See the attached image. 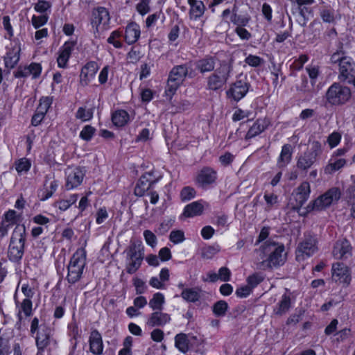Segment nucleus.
I'll return each instance as SVG.
<instances>
[{
    "label": "nucleus",
    "instance_id": "f257e3e1",
    "mask_svg": "<svg viewBox=\"0 0 355 355\" xmlns=\"http://www.w3.org/2000/svg\"><path fill=\"white\" fill-rule=\"evenodd\" d=\"M259 251L268 255V258L259 263L260 268L263 270L282 266L286 261L285 248L282 243L267 241L260 247Z\"/></svg>",
    "mask_w": 355,
    "mask_h": 355
},
{
    "label": "nucleus",
    "instance_id": "f03ea898",
    "mask_svg": "<svg viewBox=\"0 0 355 355\" xmlns=\"http://www.w3.org/2000/svg\"><path fill=\"white\" fill-rule=\"evenodd\" d=\"M25 232L24 225H17L12 232L8 249V257L12 261L19 260L23 255Z\"/></svg>",
    "mask_w": 355,
    "mask_h": 355
},
{
    "label": "nucleus",
    "instance_id": "7ed1b4c3",
    "mask_svg": "<svg viewBox=\"0 0 355 355\" xmlns=\"http://www.w3.org/2000/svg\"><path fill=\"white\" fill-rule=\"evenodd\" d=\"M86 252L83 248L78 249L72 256L68 266L67 280L71 284L78 282L83 274L85 266Z\"/></svg>",
    "mask_w": 355,
    "mask_h": 355
},
{
    "label": "nucleus",
    "instance_id": "20e7f679",
    "mask_svg": "<svg viewBox=\"0 0 355 355\" xmlns=\"http://www.w3.org/2000/svg\"><path fill=\"white\" fill-rule=\"evenodd\" d=\"M125 253L128 261L126 271L133 274L139 268L144 259V247L141 243L132 242L125 250Z\"/></svg>",
    "mask_w": 355,
    "mask_h": 355
},
{
    "label": "nucleus",
    "instance_id": "39448f33",
    "mask_svg": "<svg viewBox=\"0 0 355 355\" xmlns=\"http://www.w3.org/2000/svg\"><path fill=\"white\" fill-rule=\"evenodd\" d=\"M352 94L349 87L339 83L331 85L326 92V99L333 105L345 104L351 98Z\"/></svg>",
    "mask_w": 355,
    "mask_h": 355
},
{
    "label": "nucleus",
    "instance_id": "423d86ee",
    "mask_svg": "<svg viewBox=\"0 0 355 355\" xmlns=\"http://www.w3.org/2000/svg\"><path fill=\"white\" fill-rule=\"evenodd\" d=\"M187 73V68L184 65H179L173 68L167 82L166 89L167 96L171 97L175 94L177 89L184 81Z\"/></svg>",
    "mask_w": 355,
    "mask_h": 355
},
{
    "label": "nucleus",
    "instance_id": "0eeeda50",
    "mask_svg": "<svg viewBox=\"0 0 355 355\" xmlns=\"http://www.w3.org/2000/svg\"><path fill=\"white\" fill-rule=\"evenodd\" d=\"M340 198V189L337 187L331 188L313 202V209H324L334 202H336Z\"/></svg>",
    "mask_w": 355,
    "mask_h": 355
},
{
    "label": "nucleus",
    "instance_id": "6e6552de",
    "mask_svg": "<svg viewBox=\"0 0 355 355\" xmlns=\"http://www.w3.org/2000/svg\"><path fill=\"white\" fill-rule=\"evenodd\" d=\"M317 250L316 239L313 236H306L296 250V259L302 261L312 256Z\"/></svg>",
    "mask_w": 355,
    "mask_h": 355
},
{
    "label": "nucleus",
    "instance_id": "1a4fd4ad",
    "mask_svg": "<svg viewBox=\"0 0 355 355\" xmlns=\"http://www.w3.org/2000/svg\"><path fill=\"white\" fill-rule=\"evenodd\" d=\"M320 149V143L318 141L313 142L311 148L299 157L297 167L302 171H307L310 168L316 161Z\"/></svg>",
    "mask_w": 355,
    "mask_h": 355
},
{
    "label": "nucleus",
    "instance_id": "9d476101",
    "mask_svg": "<svg viewBox=\"0 0 355 355\" xmlns=\"http://www.w3.org/2000/svg\"><path fill=\"white\" fill-rule=\"evenodd\" d=\"M249 87V84L245 80L236 81L226 92L227 98L235 102L239 101L247 94Z\"/></svg>",
    "mask_w": 355,
    "mask_h": 355
},
{
    "label": "nucleus",
    "instance_id": "9b49d317",
    "mask_svg": "<svg viewBox=\"0 0 355 355\" xmlns=\"http://www.w3.org/2000/svg\"><path fill=\"white\" fill-rule=\"evenodd\" d=\"M355 76V64L352 58L347 57L343 58L339 66V79L342 81L348 80Z\"/></svg>",
    "mask_w": 355,
    "mask_h": 355
},
{
    "label": "nucleus",
    "instance_id": "f8f14e48",
    "mask_svg": "<svg viewBox=\"0 0 355 355\" xmlns=\"http://www.w3.org/2000/svg\"><path fill=\"white\" fill-rule=\"evenodd\" d=\"M67 182L66 188L68 190L79 186L83 182L85 173L83 170L79 168H69L66 171Z\"/></svg>",
    "mask_w": 355,
    "mask_h": 355
},
{
    "label": "nucleus",
    "instance_id": "ddd939ff",
    "mask_svg": "<svg viewBox=\"0 0 355 355\" xmlns=\"http://www.w3.org/2000/svg\"><path fill=\"white\" fill-rule=\"evenodd\" d=\"M310 193V184L306 181L301 183L293 193V197L296 201L295 207L297 208L301 207L309 199Z\"/></svg>",
    "mask_w": 355,
    "mask_h": 355
},
{
    "label": "nucleus",
    "instance_id": "4468645a",
    "mask_svg": "<svg viewBox=\"0 0 355 355\" xmlns=\"http://www.w3.org/2000/svg\"><path fill=\"white\" fill-rule=\"evenodd\" d=\"M332 277L336 282L349 284L351 280L348 268L341 263H336L332 266Z\"/></svg>",
    "mask_w": 355,
    "mask_h": 355
},
{
    "label": "nucleus",
    "instance_id": "2eb2a0df",
    "mask_svg": "<svg viewBox=\"0 0 355 355\" xmlns=\"http://www.w3.org/2000/svg\"><path fill=\"white\" fill-rule=\"evenodd\" d=\"M51 336V329L46 325H40V330L37 331L35 337L36 345L38 348V353L37 355H42V352L49 344Z\"/></svg>",
    "mask_w": 355,
    "mask_h": 355
},
{
    "label": "nucleus",
    "instance_id": "dca6fc26",
    "mask_svg": "<svg viewBox=\"0 0 355 355\" xmlns=\"http://www.w3.org/2000/svg\"><path fill=\"white\" fill-rule=\"evenodd\" d=\"M98 70V66L95 62H89L82 69L80 73V83L87 85L89 81L95 76Z\"/></svg>",
    "mask_w": 355,
    "mask_h": 355
},
{
    "label": "nucleus",
    "instance_id": "f3484780",
    "mask_svg": "<svg viewBox=\"0 0 355 355\" xmlns=\"http://www.w3.org/2000/svg\"><path fill=\"white\" fill-rule=\"evenodd\" d=\"M216 179V174L214 171L209 168H202L196 177L197 183L205 187L215 182Z\"/></svg>",
    "mask_w": 355,
    "mask_h": 355
},
{
    "label": "nucleus",
    "instance_id": "a211bd4d",
    "mask_svg": "<svg viewBox=\"0 0 355 355\" xmlns=\"http://www.w3.org/2000/svg\"><path fill=\"white\" fill-rule=\"evenodd\" d=\"M351 245L347 240L338 241L332 252L333 256L338 259L347 258L351 254Z\"/></svg>",
    "mask_w": 355,
    "mask_h": 355
},
{
    "label": "nucleus",
    "instance_id": "6ab92c4d",
    "mask_svg": "<svg viewBox=\"0 0 355 355\" xmlns=\"http://www.w3.org/2000/svg\"><path fill=\"white\" fill-rule=\"evenodd\" d=\"M89 345L91 352L99 355L103 352V345L101 335L97 330H93L89 336Z\"/></svg>",
    "mask_w": 355,
    "mask_h": 355
},
{
    "label": "nucleus",
    "instance_id": "aec40b11",
    "mask_svg": "<svg viewBox=\"0 0 355 355\" xmlns=\"http://www.w3.org/2000/svg\"><path fill=\"white\" fill-rule=\"evenodd\" d=\"M204 211L203 205L199 202L196 201L187 205L184 209L182 216L184 218H191L202 214Z\"/></svg>",
    "mask_w": 355,
    "mask_h": 355
},
{
    "label": "nucleus",
    "instance_id": "412c9836",
    "mask_svg": "<svg viewBox=\"0 0 355 355\" xmlns=\"http://www.w3.org/2000/svg\"><path fill=\"white\" fill-rule=\"evenodd\" d=\"M73 43L65 42L58 57L57 62L59 67H65L73 48Z\"/></svg>",
    "mask_w": 355,
    "mask_h": 355
},
{
    "label": "nucleus",
    "instance_id": "4be33fe9",
    "mask_svg": "<svg viewBox=\"0 0 355 355\" xmlns=\"http://www.w3.org/2000/svg\"><path fill=\"white\" fill-rule=\"evenodd\" d=\"M268 126V121L265 119H257L248 131L245 137L247 139L252 138L262 132Z\"/></svg>",
    "mask_w": 355,
    "mask_h": 355
},
{
    "label": "nucleus",
    "instance_id": "5701e85b",
    "mask_svg": "<svg viewBox=\"0 0 355 355\" xmlns=\"http://www.w3.org/2000/svg\"><path fill=\"white\" fill-rule=\"evenodd\" d=\"M292 157V147L290 144L282 146L281 153L277 159V166L279 168L286 167L291 162Z\"/></svg>",
    "mask_w": 355,
    "mask_h": 355
},
{
    "label": "nucleus",
    "instance_id": "b1692460",
    "mask_svg": "<svg viewBox=\"0 0 355 355\" xmlns=\"http://www.w3.org/2000/svg\"><path fill=\"white\" fill-rule=\"evenodd\" d=\"M19 46H16L13 47L6 55L5 57V66L7 68L12 69L17 64L19 60V52H20Z\"/></svg>",
    "mask_w": 355,
    "mask_h": 355
},
{
    "label": "nucleus",
    "instance_id": "393cba45",
    "mask_svg": "<svg viewBox=\"0 0 355 355\" xmlns=\"http://www.w3.org/2000/svg\"><path fill=\"white\" fill-rule=\"evenodd\" d=\"M345 164L346 160L345 159L335 157L334 155H332L328 164L324 168V173L326 174H332L343 168Z\"/></svg>",
    "mask_w": 355,
    "mask_h": 355
},
{
    "label": "nucleus",
    "instance_id": "a878e982",
    "mask_svg": "<svg viewBox=\"0 0 355 355\" xmlns=\"http://www.w3.org/2000/svg\"><path fill=\"white\" fill-rule=\"evenodd\" d=\"M140 31L136 24H129L125 29V40L129 44L135 43L139 37Z\"/></svg>",
    "mask_w": 355,
    "mask_h": 355
},
{
    "label": "nucleus",
    "instance_id": "bb28decb",
    "mask_svg": "<svg viewBox=\"0 0 355 355\" xmlns=\"http://www.w3.org/2000/svg\"><path fill=\"white\" fill-rule=\"evenodd\" d=\"M170 319L168 314L157 311L151 314L148 324L152 327L162 326L169 322Z\"/></svg>",
    "mask_w": 355,
    "mask_h": 355
},
{
    "label": "nucleus",
    "instance_id": "cd10ccee",
    "mask_svg": "<svg viewBox=\"0 0 355 355\" xmlns=\"http://www.w3.org/2000/svg\"><path fill=\"white\" fill-rule=\"evenodd\" d=\"M190 5V17L191 18L196 19L201 17L205 11V6L201 1L198 0H188Z\"/></svg>",
    "mask_w": 355,
    "mask_h": 355
},
{
    "label": "nucleus",
    "instance_id": "c85d7f7f",
    "mask_svg": "<svg viewBox=\"0 0 355 355\" xmlns=\"http://www.w3.org/2000/svg\"><path fill=\"white\" fill-rule=\"evenodd\" d=\"M113 123L118 127L124 126L129 120V114L125 110H117L112 116Z\"/></svg>",
    "mask_w": 355,
    "mask_h": 355
},
{
    "label": "nucleus",
    "instance_id": "c756f323",
    "mask_svg": "<svg viewBox=\"0 0 355 355\" xmlns=\"http://www.w3.org/2000/svg\"><path fill=\"white\" fill-rule=\"evenodd\" d=\"M175 347L182 352L186 353L189 349V340L184 334H179L175 338Z\"/></svg>",
    "mask_w": 355,
    "mask_h": 355
},
{
    "label": "nucleus",
    "instance_id": "7c9ffc66",
    "mask_svg": "<svg viewBox=\"0 0 355 355\" xmlns=\"http://www.w3.org/2000/svg\"><path fill=\"white\" fill-rule=\"evenodd\" d=\"M291 306V297L288 295H284L275 311L278 315H282L288 311Z\"/></svg>",
    "mask_w": 355,
    "mask_h": 355
},
{
    "label": "nucleus",
    "instance_id": "2f4dec72",
    "mask_svg": "<svg viewBox=\"0 0 355 355\" xmlns=\"http://www.w3.org/2000/svg\"><path fill=\"white\" fill-rule=\"evenodd\" d=\"M182 297L188 302H194L200 298V293L196 288H187L182 291Z\"/></svg>",
    "mask_w": 355,
    "mask_h": 355
},
{
    "label": "nucleus",
    "instance_id": "473e14b6",
    "mask_svg": "<svg viewBox=\"0 0 355 355\" xmlns=\"http://www.w3.org/2000/svg\"><path fill=\"white\" fill-rule=\"evenodd\" d=\"M164 303V295L160 293H157L153 295V299L150 300L149 305L153 310H161Z\"/></svg>",
    "mask_w": 355,
    "mask_h": 355
},
{
    "label": "nucleus",
    "instance_id": "72a5a7b5",
    "mask_svg": "<svg viewBox=\"0 0 355 355\" xmlns=\"http://www.w3.org/2000/svg\"><path fill=\"white\" fill-rule=\"evenodd\" d=\"M197 67L202 73L210 71L214 68V61L211 58L203 59L198 61Z\"/></svg>",
    "mask_w": 355,
    "mask_h": 355
},
{
    "label": "nucleus",
    "instance_id": "f704fd0d",
    "mask_svg": "<svg viewBox=\"0 0 355 355\" xmlns=\"http://www.w3.org/2000/svg\"><path fill=\"white\" fill-rule=\"evenodd\" d=\"M95 18L99 24H106L110 19L109 12L105 8H98L94 13Z\"/></svg>",
    "mask_w": 355,
    "mask_h": 355
},
{
    "label": "nucleus",
    "instance_id": "c9c22d12",
    "mask_svg": "<svg viewBox=\"0 0 355 355\" xmlns=\"http://www.w3.org/2000/svg\"><path fill=\"white\" fill-rule=\"evenodd\" d=\"M263 198L266 202V209L268 211L272 209L278 204V197L275 194L266 193Z\"/></svg>",
    "mask_w": 355,
    "mask_h": 355
},
{
    "label": "nucleus",
    "instance_id": "e433bc0d",
    "mask_svg": "<svg viewBox=\"0 0 355 355\" xmlns=\"http://www.w3.org/2000/svg\"><path fill=\"white\" fill-rule=\"evenodd\" d=\"M76 118L80 119L83 121H86L90 120L93 116V110H86L84 107H79L76 115Z\"/></svg>",
    "mask_w": 355,
    "mask_h": 355
},
{
    "label": "nucleus",
    "instance_id": "4c0bfd02",
    "mask_svg": "<svg viewBox=\"0 0 355 355\" xmlns=\"http://www.w3.org/2000/svg\"><path fill=\"white\" fill-rule=\"evenodd\" d=\"M53 99L51 97L46 96L42 97L40 100L39 106L37 108V112L46 114L52 103Z\"/></svg>",
    "mask_w": 355,
    "mask_h": 355
},
{
    "label": "nucleus",
    "instance_id": "58836bf2",
    "mask_svg": "<svg viewBox=\"0 0 355 355\" xmlns=\"http://www.w3.org/2000/svg\"><path fill=\"white\" fill-rule=\"evenodd\" d=\"M220 251L219 248H214L213 246H207L203 248L201 250V257L206 259H209L218 253Z\"/></svg>",
    "mask_w": 355,
    "mask_h": 355
},
{
    "label": "nucleus",
    "instance_id": "ea45409f",
    "mask_svg": "<svg viewBox=\"0 0 355 355\" xmlns=\"http://www.w3.org/2000/svg\"><path fill=\"white\" fill-rule=\"evenodd\" d=\"M208 85L209 89L216 90L222 86V81L220 76L218 74L214 73L209 78Z\"/></svg>",
    "mask_w": 355,
    "mask_h": 355
},
{
    "label": "nucleus",
    "instance_id": "a19ab883",
    "mask_svg": "<svg viewBox=\"0 0 355 355\" xmlns=\"http://www.w3.org/2000/svg\"><path fill=\"white\" fill-rule=\"evenodd\" d=\"M157 180L158 178H154L153 171H150L144 174L141 177L139 182L141 184L149 185L150 188L153 184L157 181Z\"/></svg>",
    "mask_w": 355,
    "mask_h": 355
},
{
    "label": "nucleus",
    "instance_id": "79ce46f5",
    "mask_svg": "<svg viewBox=\"0 0 355 355\" xmlns=\"http://www.w3.org/2000/svg\"><path fill=\"white\" fill-rule=\"evenodd\" d=\"M31 167V162L26 158L18 160L15 164V168L18 173L27 172Z\"/></svg>",
    "mask_w": 355,
    "mask_h": 355
},
{
    "label": "nucleus",
    "instance_id": "37998d69",
    "mask_svg": "<svg viewBox=\"0 0 355 355\" xmlns=\"http://www.w3.org/2000/svg\"><path fill=\"white\" fill-rule=\"evenodd\" d=\"M195 189L190 187L183 188L180 193V197L182 200L183 201L191 200V198L195 197Z\"/></svg>",
    "mask_w": 355,
    "mask_h": 355
},
{
    "label": "nucleus",
    "instance_id": "c03bdc74",
    "mask_svg": "<svg viewBox=\"0 0 355 355\" xmlns=\"http://www.w3.org/2000/svg\"><path fill=\"white\" fill-rule=\"evenodd\" d=\"M341 140V135L337 132H334L327 138V143L331 148H335L338 145Z\"/></svg>",
    "mask_w": 355,
    "mask_h": 355
},
{
    "label": "nucleus",
    "instance_id": "a18cd8bd",
    "mask_svg": "<svg viewBox=\"0 0 355 355\" xmlns=\"http://www.w3.org/2000/svg\"><path fill=\"white\" fill-rule=\"evenodd\" d=\"M169 239L173 243H181L185 239L184 232L181 230L172 231Z\"/></svg>",
    "mask_w": 355,
    "mask_h": 355
},
{
    "label": "nucleus",
    "instance_id": "49530a36",
    "mask_svg": "<svg viewBox=\"0 0 355 355\" xmlns=\"http://www.w3.org/2000/svg\"><path fill=\"white\" fill-rule=\"evenodd\" d=\"M263 62V59L257 55H249L245 59V62L254 67H259Z\"/></svg>",
    "mask_w": 355,
    "mask_h": 355
},
{
    "label": "nucleus",
    "instance_id": "de8ad7c7",
    "mask_svg": "<svg viewBox=\"0 0 355 355\" xmlns=\"http://www.w3.org/2000/svg\"><path fill=\"white\" fill-rule=\"evenodd\" d=\"M26 69L28 71L29 76L33 75V77L36 78L41 73L42 67L40 64L32 63L28 67H26Z\"/></svg>",
    "mask_w": 355,
    "mask_h": 355
},
{
    "label": "nucleus",
    "instance_id": "09e8293b",
    "mask_svg": "<svg viewBox=\"0 0 355 355\" xmlns=\"http://www.w3.org/2000/svg\"><path fill=\"white\" fill-rule=\"evenodd\" d=\"M94 132L95 129L91 125H86L80 132V136L83 139L88 141L92 137Z\"/></svg>",
    "mask_w": 355,
    "mask_h": 355
},
{
    "label": "nucleus",
    "instance_id": "8fccbe9b",
    "mask_svg": "<svg viewBox=\"0 0 355 355\" xmlns=\"http://www.w3.org/2000/svg\"><path fill=\"white\" fill-rule=\"evenodd\" d=\"M121 36V33L116 31L112 32L111 35L108 37L107 42L110 44H112L114 47L116 48H120L121 47V43L117 40Z\"/></svg>",
    "mask_w": 355,
    "mask_h": 355
},
{
    "label": "nucleus",
    "instance_id": "3c124183",
    "mask_svg": "<svg viewBox=\"0 0 355 355\" xmlns=\"http://www.w3.org/2000/svg\"><path fill=\"white\" fill-rule=\"evenodd\" d=\"M47 16L44 15L38 17L33 16L32 18V24L35 28H38L47 21Z\"/></svg>",
    "mask_w": 355,
    "mask_h": 355
},
{
    "label": "nucleus",
    "instance_id": "603ef678",
    "mask_svg": "<svg viewBox=\"0 0 355 355\" xmlns=\"http://www.w3.org/2000/svg\"><path fill=\"white\" fill-rule=\"evenodd\" d=\"M263 280L262 277L259 275H252L248 278V285L252 289L257 286Z\"/></svg>",
    "mask_w": 355,
    "mask_h": 355
},
{
    "label": "nucleus",
    "instance_id": "864d4df0",
    "mask_svg": "<svg viewBox=\"0 0 355 355\" xmlns=\"http://www.w3.org/2000/svg\"><path fill=\"white\" fill-rule=\"evenodd\" d=\"M144 236L146 243L150 246L153 247L157 241L156 236L150 230H145L144 232Z\"/></svg>",
    "mask_w": 355,
    "mask_h": 355
},
{
    "label": "nucleus",
    "instance_id": "5fc2aeb1",
    "mask_svg": "<svg viewBox=\"0 0 355 355\" xmlns=\"http://www.w3.org/2000/svg\"><path fill=\"white\" fill-rule=\"evenodd\" d=\"M21 310L26 316H29L32 312V302L29 299L24 300L21 304Z\"/></svg>",
    "mask_w": 355,
    "mask_h": 355
},
{
    "label": "nucleus",
    "instance_id": "6e6d98bb",
    "mask_svg": "<svg viewBox=\"0 0 355 355\" xmlns=\"http://www.w3.org/2000/svg\"><path fill=\"white\" fill-rule=\"evenodd\" d=\"M107 217L108 214L105 208H101L96 213V223L98 224H101L106 218H107Z\"/></svg>",
    "mask_w": 355,
    "mask_h": 355
},
{
    "label": "nucleus",
    "instance_id": "4d7b16f0",
    "mask_svg": "<svg viewBox=\"0 0 355 355\" xmlns=\"http://www.w3.org/2000/svg\"><path fill=\"white\" fill-rule=\"evenodd\" d=\"M308 61V57L306 55H301L299 58L293 62V67L297 69L300 70L303 67V65L304 63H306Z\"/></svg>",
    "mask_w": 355,
    "mask_h": 355
},
{
    "label": "nucleus",
    "instance_id": "13d9d810",
    "mask_svg": "<svg viewBox=\"0 0 355 355\" xmlns=\"http://www.w3.org/2000/svg\"><path fill=\"white\" fill-rule=\"evenodd\" d=\"M291 1L297 5L300 14L304 15V8L302 7L303 6L311 5L313 3L314 0H291Z\"/></svg>",
    "mask_w": 355,
    "mask_h": 355
},
{
    "label": "nucleus",
    "instance_id": "bf43d9fd",
    "mask_svg": "<svg viewBox=\"0 0 355 355\" xmlns=\"http://www.w3.org/2000/svg\"><path fill=\"white\" fill-rule=\"evenodd\" d=\"M159 257L163 261H168L171 258V250L168 248H163L159 252Z\"/></svg>",
    "mask_w": 355,
    "mask_h": 355
},
{
    "label": "nucleus",
    "instance_id": "052dcab7",
    "mask_svg": "<svg viewBox=\"0 0 355 355\" xmlns=\"http://www.w3.org/2000/svg\"><path fill=\"white\" fill-rule=\"evenodd\" d=\"M251 291H252L251 287L249 286L248 285H246V286H242V287L238 288L236 291V294L240 297H245L248 295H250Z\"/></svg>",
    "mask_w": 355,
    "mask_h": 355
},
{
    "label": "nucleus",
    "instance_id": "680f3d73",
    "mask_svg": "<svg viewBox=\"0 0 355 355\" xmlns=\"http://www.w3.org/2000/svg\"><path fill=\"white\" fill-rule=\"evenodd\" d=\"M235 31L242 40H248L251 36L250 33L241 26H237Z\"/></svg>",
    "mask_w": 355,
    "mask_h": 355
},
{
    "label": "nucleus",
    "instance_id": "e2e57ef3",
    "mask_svg": "<svg viewBox=\"0 0 355 355\" xmlns=\"http://www.w3.org/2000/svg\"><path fill=\"white\" fill-rule=\"evenodd\" d=\"M249 112H245L243 110H241L240 109L235 111V112L233 114L232 119L234 121H238L241 119H243L245 117H248Z\"/></svg>",
    "mask_w": 355,
    "mask_h": 355
},
{
    "label": "nucleus",
    "instance_id": "0e129e2a",
    "mask_svg": "<svg viewBox=\"0 0 355 355\" xmlns=\"http://www.w3.org/2000/svg\"><path fill=\"white\" fill-rule=\"evenodd\" d=\"M214 233V230L211 226H205L201 230V235L205 239H210Z\"/></svg>",
    "mask_w": 355,
    "mask_h": 355
},
{
    "label": "nucleus",
    "instance_id": "69168bd1",
    "mask_svg": "<svg viewBox=\"0 0 355 355\" xmlns=\"http://www.w3.org/2000/svg\"><path fill=\"white\" fill-rule=\"evenodd\" d=\"M50 8L49 2L45 1H40L35 6V9L37 12H43Z\"/></svg>",
    "mask_w": 355,
    "mask_h": 355
},
{
    "label": "nucleus",
    "instance_id": "338daca9",
    "mask_svg": "<svg viewBox=\"0 0 355 355\" xmlns=\"http://www.w3.org/2000/svg\"><path fill=\"white\" fill-rule=\"evenodd\" d=\"M164 337V333L161 329H156L151 332V338L155 342H161Z\"/></svg>",
    "mask_w": 355,
    "mask_h": 355
},
{
    "label": "nucleus",
    "instance_id": "774afa93",
    "mask_svg": "<svg viewBox=\"0 0 355 355\" xmlns=\"http://www.w3.org/2000/svg\"><path fill=\"white\" fill-rule=\"evenodd\" d=\"M320 16L324 22L330 23L334 20L333 14L328 10H324L320 12Z\"/></svg>",
    "mask_w": 355,
    "mask_h": 355
}]
</instances>
